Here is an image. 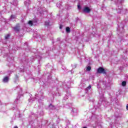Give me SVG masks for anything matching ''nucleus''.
Returning a JSON list of instances; mask_svg holds the SVG:
<instances>
[{
	"instance_id": "1",
	"label": "nucleus",
	"mask_w": 128,
	"mask_h": 128,
	"mask_svg": "<svg viewBox=\"0 0 128 128\" xmlns=\"http://www.w3.org/2000/svg\"><path fill=\"white\" fill-rule=\"evenodd\" d=\"M98 72L99 74H106V71L104 70V68L100 67L98 70Z\"/></svg>"
},
{
	"instance_id": "2",
	"label": "nucleus",
	"mask_w": 128,
	"mask_h": 128,
	"mask_svg": "<svg viewBox=\"0 0 128 128\" xmlns=\"http://www.w3.org/2000/svg\"><path fill=\"white\" fill-rule=\"evenodd\" d=\"M84 12H90V9L88 7H85L84 9Z\"/></svg>"
},
{
	"instance_id": "3",
	"label": "nucleus",
	"mask_w": 128,
	"mask_h": 128,
	"mask_svg": "<svg viewBox=\"0 0 128 128\" xmlns=\"http://www.w3.org/2000/svg\"><path fill=\"white\" fill-rule=\"evenodd\" d=\"M8 77H5L4 78V82H8Z\"/></svg>"
},
{
	"instance_id": "4",
	"label": "nucleus",
	"mask_w": 128,
	"mask_h": 128,
	"mask_svg": "<svg viewBox=\"0 0 128 128\" xmlns=\"http://www.w3.org/2000/svg\"><path fill=\"white\" fill-rule=\"evenodd\" d=\"M66 32H70V28H69V27H67L66 28Z\"/></svg>"
},
{
	"instance_id": "5",
	"label": "nucleus",
	"mask_w": 128,
	"mask_h": 128,
	"mask_svg": "<svg viewBox=\"0 0 128 128\" xmlns=\"http://www.w3.org/2000/svg\"><path fill=\"white\" fill-rule=\"evenodd\" d=\"M126 81H124L122 82V86H126Z\"/></svg>"
},
{
	"instance_id": "6",
	"label": "nucleus",
	"mask_w": 128,
	"mask_h": 128,
	"mask_svg": "<svg viewBox=\"0 0 128 128\" xmlns=\"http://www.w3.org/2000/svg\"><path fill=\"white\" fill-rule=\"evenodd\" d=\"M90 70H92V68H90V66H88L86 68V70L90 71Z\"/></svg>"
},
{
	"instance_id": "7",
	"label": "nucleus",
	"mask_w": 128,
	"mask_h": 128,
	"mask_svg": "<svg viewBox=\"0 0 128 128\" xmlns=\"http://www.w3.org/2000/svg\"><path fill=\"white\" fill-rule=\"evenodd\" d=\"M9 38H10V34H8L5 36L6 40H8Z\"/></svg>"
},
{
	"instance_id": "8",
	"label": "nucleus",
	"mask_w": 128,
	"mask_h": 128,
	"mask_svg": "<svg viewBox=\"0 0 128 128\" xmlns=\"http://www.w3.org/2000/svg\"><path fill=\"white\" fill-rule=\"evenodd\" d=\"M28 24H30V26H32V21L30 20V21L28 22Z\"/></svg>"
},
{
	"instance_id": "9",
	"label": "nucleus",
	"mask_w": 128,
	"mask_h": 128,
	"mask_svg": "<svg viewBox=\"0 0 128 128\" xmlns=\"http://www.w3.org/2000/svg\"><path fill=\"white\" fill-rule=\"evenodd\" d=\"M78 8L80 10V5H78Z\"/></svg>"
},
{
	"instance_id": "10",
	"label": "nucleus",
	"mask_w": 128,
	"mask_h": 128,
	"mask_svg": "<svg viewBox=\"0 0 128 128\" xmlns=\"http://www.w3.org/2000/svg\"><path fill=\"white\" fill-rule=\"evenodd\" d=\"M92 88V86H89L88 87V88Z\"/></svg>"
},
{
	"instance_id": "11",
	"label": "nucleus",
	"mask_w": 128,
	"mask_h": 128,
	"mask_svg": "<svg viewBox=\"0 0 128 128\" xmlns=\"http://www.w3.org/2000/svg\"><path fill=\"white\" fill-rule=\"evenodd\" d=\"M126 110H128V104L126 106Z\"/></svg>"
},
{
	"instance_id": "12",
	"label": "nucleus",
	"mask_w": 128,
	"mask_h": 128,
	"mask_svg": "<svg viewBox=\"0 0 128 128\" xmlns=\"http://www.w3.org/2000/svg\"><path fill=\"white\" fill-rule=\"evenodd\" d=\"M14 128H18V126H16L14 127Z\"/></svg>"
},
{
	"instance_id": "13",
	"label": "nucleus",
	"mask_w": 128,
	"mask_h": 128,
	"mask_svg": "<svg viewBox=\"0 0 128 128\" xmlns=\"http://www.w3.org/2000/svg\"><path fill=\"white\" fill-rule=\"evenodd\" d=\"M60 28H62V26H60Z\"/></svg>"
},
{
	"instance_id": "14",
	"label": "nucleus",
	"mask_w": 128,
	"mask_h": 128,
	"mask_svg": "<svg viewBox=\"0 0 128 128\" xmlns=\"http://www.w3.org/2000/svg\"><path fill=\"white\" fill-rule=\"evenodd\" d=\"M83 128H86V127H84Z\"/></svg>"
},
{
	"instance_id": "15",
	"label": "nucleus",
	"mask_w": 128,
	"mask_h": 128,
	"mask_svg": "<svg viewBox=\"0 0 128 128\" xmlns=\"http://www.w3.org/2000/svg\"><path fill=\"white\" fill-rule=\"evenodd\" d=\"M11 18H12V16H11Z\"/></svg>"
}]
</instances>
